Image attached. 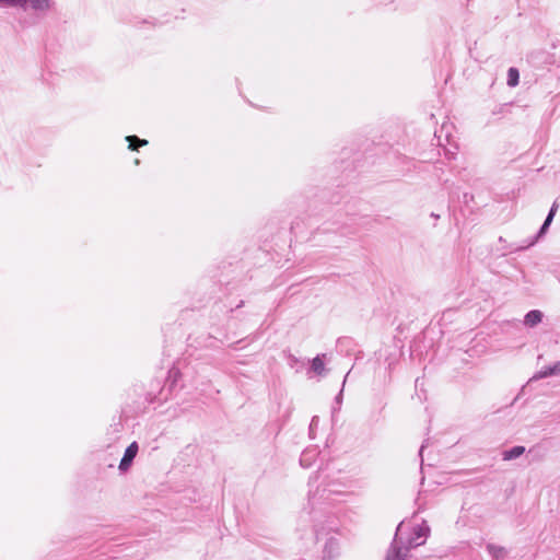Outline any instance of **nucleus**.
I'll return each mask as SVG.
<instances>
[{"mask_svg":"<svg viewBox=\"0 0 560 560\" xmlns=\"http://www.w3.org/2000/svg\"><path fill=\"white\" fill-rule=\"evenodd\" d=\"M430 528L429 526L422 522L420 524L415 525L411 537L408 539V547H417L424 544Z\"/></svg>","mask_w":560,"mask_h":560,"instance_id":"obj_1","label":"nucleus"},{"mask_svg":"<svg viewBox=\"0 0 560 560\" xmlns=\"http://www.w3.org/2000/svg\"><path fill=\"white\" fill-rule=\"evenodd\" d=\"M401 530H402V523L399 524V526L397 527L396 537H398V535L401 533ZM407 551H408V549L404 550L401 547L397 546V538H395L394 544L392 545V547L389 548V550L386 555V560H406Z\"/></svg>","mask_w":560,"mask_h":560,"instance_id":"obj_2","label":"nucleus"},{"mask_svg":"<svg viewBox=\"0 0 560 560\" xmlns=\"http://www.w3.org/2000/svg\"><path fill=\"white\" fill-rule=\"evenodd\" d=\"M138 450H139V447H138L137 442H132L127 447V450L125 451L124 457L121 458L120 464H119V469L121 471H127L129 469L135 457L137 456Z\"/></svg>","mask_w":560,"mask_h":560,"instance_id":"obj_3","label":"nucleus"},{"mask_svg":"<svg viewBox=\"0 0 560 560\" xmlns=\"http://www.w3.org/2000/svg\"><path fill=\"white\" fill-rule=\"evenodd\" d=\"M560 372V361L557 362L556 364H553L552 366H548V368H544L541 370H539L533 377H532V381L534 380H540V378H545V377H548V376H551V375H555V374H558Z\"/></svg>","mask_w":560,"mask_h":560,"instance_id":"obj_4","label":"nucleus"},{"mask_svg":"<svg viewBox=\"0 0 560 560\" xmlns=\"http://www.w3.org/2000/svg\"><path fill=\"white\" fill-rule=\"evenodd\" d=\"M542 319V314L540 311H530L526 314L524 318V324L529 327H534L539 324Z\"/></svg>","mask_w":560,"mask_h":560,"instance_id":"obj_5","label":"nucleus"},{"mask_svg":"<svg viewBox=\"0 0 560 560\" xmlns=\"http://www.w3.org/2000/svg\"><path fill=\"white\" fill-rule=\"evenodd\" d=\"M488 552L494 559H503L506 556L505 548L498 545H488Z\"/></svg>","mask_w":560,"mask_h":560,"instance_id":"obj_6","label":"nucleus"},{"mask_svg":"<svg viewBox=\"0 0 560 560\" xmlns=\"http://www.w3.org/2000/svg\"><path fill=\"white\" fill-rule=\"evenodd\" d=\"M525 448L523 446H514L513 448L505 451L503 453L504 460H511L520 457L524 453Z\"/></svg>","mask_w":560,"mask_h":560,"instance_id":"obj_7","label":"nucleus"},{"mask_svg":"<svg viewBox=\"0 0 560 560\" xmlns=\"http://www.w3.org/2000/svg\"><path fill=\"white\" fill-rule=\"evenodd\" d=\"M311 369L314 373L322 375L325 371V363L323 357L317 355L316 358H314L312 361Z\"/></svg>","mask_w":560,"mask_h":560,"instance_id":"obj_8","label":"nucleus"},{"mask_svg":"<svg viewBox=\"0 0 560 560\" xmlns=\"http://www.w3.org/2000/svg\"><path fill=\"white\" fill-rule=\"evenodd\" d=\"M31 3L32 8L35 10H47L50 5L49 0H25V4Z\"/></svg>","mask_w":560,"mask_h":560,"instance_id":"obj_9","label":"nucleus"},{"mask_svg":"<svg viewBox=\"0 0 560 560\" xmlns=\"http://www.w3.org/2000/svg\"><path fill=\"white\" fill-rule=\"evenodd\" d=\"M126 140L129 142V149L136 150L139 145H145L148 143L147 140H141L137 138L136 136H128L126 137Z\"/></svg>","mask_w":560,"mask_h":560,"instance_id":"obj_10","label":"nucleus"},{"mask_svg":"<svg viewBox=\"0 0 560 560\" xmlns=\"http://www.w3.org/2000/svg\"><path fill=\"white\" fill-rule=\"evenodd\" d=\"M557 208H558L557 203H553L550 209L549 214L547 215V218L541 226V230H540L541 233H544L547 230V228L550 225V223L556 214Z\"/></svg>","mask_w":560,"mask_h":560,"instance_id":"obj_11","label":"nucleus"},{"mask_svg":"<svg viewBox=\"0 0 560 560\" xmlns=\"http://www.w3.org/2000/svg\"><path fill=\"white\" fill-rule=\"evenodd\" d=\"M508 83L510 86H515L518 83V71L515 68L509 69Z\"/></svg>","mask_w":560,"mask_h":560,"instance_id":"obj_12","label":"nucleus"},{"mask_svg":"<svg viewBox=\"0 0 560 560\" xmlns=\"http://www.w3.org/2000/svg\"><path fill=\"white\" fill-rule=\"evenodd\" d=\"M308 455V452H305L301 457V464L303 466H310V463H307L306 456Z\"/></svg>","mask_w":560,"mask_h":560,"instance_id":"obj_13","label":"nucleus"}]
</instances>
